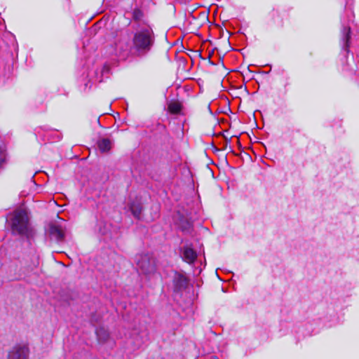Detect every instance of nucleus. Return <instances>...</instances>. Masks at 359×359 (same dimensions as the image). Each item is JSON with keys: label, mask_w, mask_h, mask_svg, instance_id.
Instances as JSON below:
<instances>
[{"label": "nucleus", "mask_w": 359, "mask_h": 359, "mask_svg": "<svg viewBox=\"0 0 359 359\" xmlns=\"http://www.w3.org/2000/svg\"><path fill=\"white\" fill-rule=\"evenodd\" d=\"M155 41L152 27L147 23H140L134 31L130 50L137 56H144L151 51Z\"/></svg>", "instance_id": "nucleus-1"}, {"label": "nucleus", "mask_w": 359, "mask_h": 359, "mask_svg": "<svg viewBox=\"0 0 359 359\" xmlns=\"http://www.w3.org/2000/svg\"><path fill=\"white\" fill-rule=\"evenodd\" d=\"M116 51L120 56L123 57H126L130 52L132 53L130 50V46H129L127 43H123L121 41L116 43Z\"/></svg>", "instance_id": "nucleus-8"}, {"label": "nucleus", "mask_w": 359, "mask_h": 359, "mask_svg": "<svg viewBox=\"0 0 359 359\" xmlns=\"http://www.w3.org/2000/svg\"><path fill=\"white\" fill-rule=\"evenodd\" d=\"M28 348L26 346H15L8 353V359H27Z\"/></svg>", "instance_id": "nucleus-5"}, {"label": "nucleus", "mask_w": 359, "mask_h": 359, "mask_svg": "<svg viewBox=\"0 0 359 359\" xmlns=\"http://www.w3.org/2000/svg\"><path fill=\"white\" fill-rule=\"evenodd\" d=\"M49 234L52 239L62 241L65 238V228L60 224H51L49 226Z\"/></svg>", "instance_id": "nucleus-4"}, {"label": "nucleus", "mask_w": 359, "mask_h": 359, "mask_svg": "<svg viewBox=\"0 0 359 359\" xmlns=\"http://www.w3.org/2000/svg\"><path fill=\"white\" fill-rule=\"evenodd\" d=\"M11 226L14 234L28 235L30 226L29 217L25 210L18 209L13 212L11 218Z\"/></svg>", "instance_id": "nucleus-2"}, {"label": "nucleus", "mask_w": 359, "mask_h": 359, "mask_svg": "<svg viewBox=\"0 0 359 359\" xmlns=\"http://www.w3.org/2000/svg\"><path fill=\"white\" fill-rule=\"evenodd\" d=\"M343 37L342 40L344 41V46L347 48L348 46V41L350 40V33L351 29L350 27H344L342 30Z\"/></svg>", "instance_id": "nucleus-12"}, {"label": "nucleus", "mask_w": 359, "mask_h": 359, "mask_svg": "<svg viewBox=\"0 0 359 359\" xmlns=\"http://www.w3.org/2000/svg\"><path fill=\"white\" fill-rule=\"evenodd\" d=\"M182 109L181 104L177 102H172L168 104V110L170 113L177 114Z\"/></svg>", "instance_id": "nucleus-11"}, {"label": "nucleus", "mask_w": 359, "mask_h": 359, "mask_svg": "<svg viewBox=\"0 0 359 359\" xmlns=\"http://www.w3.org/2000/svg\"><path fill=\"white\" fill-rule=\"evenodd\" d=\"M129 209L133 216L140 218L142 212V205L139 202H133L129 205Z\"/></svg>", "instance_id": "nucleus-10"}, {"label": "nucleus", "mask_w": 359, "mask_h": 359, "mask_svg": "<svg viewBox=\"0 0 359 359\" xmlns=\"http://www.w3.org/2000/svg\"><path fill=\"white\" fill-rule=\"evenodd\" d=\"M137 270L145 275H149L155 271V260L149 254L139 255L136 257Z\"/></svg>", "instance_id": "nucleus-3"}, {"label": "nucleus", "mask_w": 359, "mask_h": 359, "mask_svg": "<svg viewBox=\"0 0 359 359\" xmlns=\"http://www.w3.org/2000/svg\"><path fill=\"white\" fill-rule=\"evenodd\" d=\"M187 278L181 273H175L173 278V283L176 290H180L186 287L187 285Z\"/></svg>", "instance_id": "nucleus-7"}, {"label": "nucleus", "mask_w": 359, "mask_h": 359, "mask_svg": "<svg viewBox=\"0 0 359 359\" xmlns=\"http://www.w3.org/2000/svg\"><path fill=\"white\" fill-rule=\"evenodd\" d=\"M197 257L196 252L189 246H185L182 249V259L189 264L194 262Z\"/></svg>", "instance_id": "nucleus-6"}, {"label": "nucleus", "mask_w": 359, "mask_h": 359, "mask_svg": "<svg viewBox=\"0 0 359 359\" xmlns=\"http://www.w3.org/2000/svg\"><path fill=\"white\" fill-rule=\"evenodd\" d=\"M96 334L99 340L105 341L108 337V333L104 329L96 330Z\"/></svg>", "instance_id": "nucleus-13"}, {"label": "nucleus", "mask_w": 359, "mask_h": 359, "mask_svg": "<svg viewBox=\"0 0 359 359\" xmlns=\"http://www.w3.org/2000/svg\"><path fill=\"white\" fill-rule=\"evenodd\" d=\"M100 151L102 153L109 151L112 147V142L109 139L102 138L97 142Z\"/></svg>", "instance_id": "nucleus-9"}]
</instances>
